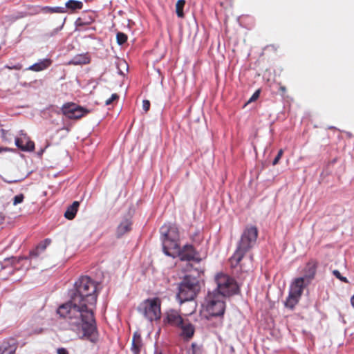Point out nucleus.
Returning a JSON list of instances; mask_svg holds the SVG:
<instances>
[{"mask_svg": "<svg viewBox=\"0 0 354 354\" xmlns=\"http://www.w3.org/2000/svg\"><path fill=\"white\" fill-rule=\"evenodd\" d=\"M317 262L315 260L309 261L304 269L305 280L307 281V283H309L310 280L314 278L315 274L316 273Z\"/></svg>", "mask_w": 354, "mask_h": 354, "instance_id": "13", "label": "nucleus"}, {"mask_svg": "<svg viewBox=\"0 0 354 354\" xmlns=\"http://www.w3.org/2000/svg\"><path fill=\"white\" fill-rule=\"evenodd\" d=\"M52 64L50 59H44L39 62L35 63L28 68V70L39 72L48 68Z\"/></svg>", "mask_w": 354, "mask_h": 354, "instance_id": "19", "label": "nucleus"}, {"mask_svg": "<svg viewBox=\"0 0 354 354\" xmlns=\"http://www.w3.org/2000/svg\"><path fill=\"white\" fill-rule=\"evenodd\" d=\"M17 348V343L15 339L3 342L0 346V354H15Z\"/></svg>", "mask_w": 354, "mask_h": 354, "instance_id": "14", "label": "nucleus"}, {"mask_svg": "<svg viewBox=\"0 0 354 354\" xmlns=\"http://www.w3.org/2000/svg\"><path fill=\"white\" fill-rule=\"evenodd\" d=\"M116 40L119 45H122L127 41V35L123 32H118L116 35Z\"/></svg>", "mask_w": 354, "mask_h": 354, "instance_id": "28", "label": "nucleus"}, {"mask_svg": "<svg viewBox=\"0 0 354 354\" xmlns=\"http://www.w3.org/2000/svg\"><path fill=\"white\" fill-rule=\"evenodd\" d=\"M79 206L80 203L78 201H74L72 205L68 207L64 213V216L68 220L73 219L77 214Z\"/></svg>", "mask_w": 354, "mask_h": 354, "instance_id": "22", "label": "nucleus"}, {"mask_svg": "<svg viewBox=\"0 0 354 354\" xmlns=\"http://www.w3.org/2000/svg\"><path fill=\"white\" fill-rule=\"evenodd\" d=\"M138 310L150 322L160 319L161 316V300L158 297L147 299L140 304Z\"/></svg>", "mask_w": 354, "mask_h": 354, "instance_id": "7", "label": "nucleus"}, {"mask_svg": "<svg viewBox=\"0 0 354 354\" xmlns=\"http://www.w3.org/2000/svg\"><path fill=\"white\" fill-rule=\"evenodd\" d=\"M154 354H162V351H161L156 349V350L155 351Z\"/></svg>", "mask_w": 354, "mask_h": 354, "instance_id": "41", "label": "nucleus"}, {"mask_svg": "<svg viewBox=\"0 0 354 354\" xmlns=\"http://www.w3.org/2000/svg\"><path fill=\"white\" fill-rule=\"evenodd\" d=\"M150 108V102L147 100H145L142 102V109L145 112H147Z\"/></svg>", "mask_w": 354, "mask_h": 354, "instance_id": "34", "label": "nucleus"}, {"mask_svg": "<svg viewBox=\"0 0 354 354\" xmlns=\"http://www.w3.org/2000/svg\"><path fill=\"white\" fill-rule=\"evenodd\" d=\"M42 10L45 12H50V13H54V12L64 13L66 12L65 8H63V7L52 8V7L46 6V7L43 8Z\"/></svg>", "mask_w": 354, "mask_h": 354, "instance_id": "27", "label": "nucleus"}, {"mask_svg": "<svg viewBox=\"0 0 354 354\" xmlns=\"http://www.w3.org/2000/svg\"><path fill=\"white\" fill-rule=\"evenodd\" d=\"M184 320L179 312L176 310H169L166 312L163 322L165 324L178 328L180 324H183Z\"/></svg>", "mask_w": 354, "mask_h": 354, "instance_id": "10", "label": "nucleus"}, {"mask_svg": "<svg viewBox=\"0 0 354 354\" xmlns=\"http://www.w3.org/2000/svg\"><path fill=\"white\" fill-rule=\"evenodd\" d=\"M307 284V281L305 280L304 277L297 278L291 284L289 292L301 297L304 289Z\"/></svg>", "mask_w": 354, "mask_h": 354, "instance_id": "12", "label": "nucleus"}, {"mask_svg": "<svg viewBox=\"0 0 354 354\" xmlns=\"http://www.w3.org/2000/svg\"><path fill=\"white\" fill-rule=\"evenodd\" d=\"M201 290V284L198 279L190 275L184 277L179 284L177 297L183 303L193 300Z\"/></svg>", "mask_w": 354, "mask_h": 354, "instance_id": "5", "label": "nucleus"}, {"mask_svg": "<svg viewBox=\"0 0 354 354\" xmlns=\"http://www.w3.org/2000/svg\"><path fill=\"white\" fill-rule=\"evenodd\" d=\"M161 236L164 237L162 241V250L169 257H174L171 250L178 249L180 239L178 227L174 223H165L160 229Z\"/></svg>", "mask_w": 354, "mask_h": 354, "instance_id": "3", "label": "nucleus"}, {"mask_svg": "<svg viewBox=\"0 0 354 354\" xmlns=\"http://www.w3.org/2000/svg\"><path fill=\"white\" fill-rule=\"evenodd\" d=\"M259 234V230L254 225H248L244 229L236 250L230 259L231 267L236 268L238 266L243 268L241 261L245 254L255 245Z\"/></svg>", "mask_w": 354, "mask_h": 354, "instance_id": "2", "label": "nucleus"}, {"mask_svg": "<svg viewBox=\"0 0 354 354\" xmlns=\"http://www.w3.org/2000/svg\"><path fill=\"white\" fill-rule=\"evenodd\" d=\"M142 346L140 335L135 333L133 336L131 351L133 354H140Z\"/></svg>", "mask_w": 354, "mask_h": 354, "instance_id": "20", "label": "nucleus"}, {"mask_svg": "<svg viewBox=\"0 0 354 354\" xmlns=\"http://www.w3.org/2000/svg\"><path fill=\"white\" fill-rule=\"evenodd\" d=\"M178 328L181 330L180 336L183 338L190 339L194 333V326L187 319L183 321V324H180Z\"/></svg>", "mask_w": 354, "mask_h": 354, "instance_id": "15", "label": "nucleus"}, {"mask_svg": "<svg viewBox=\"0 0 354 354\" xmlns=\"http://www.w3.org/2000/svg\"><path fill=\"white\" fill-rule=\"evenodd\" d=\"M132 223L129 219L123 220L120 225L118 226L116 229V236L120 238L123 236L124 234L129 232L131 230Z\"/></svg>", "mask_w": 354, "mask_h": 354, "instance_id": "18", "label": "nucleus"}, {"mask_svg": "<svg viewBox=\"0 0 354 354\" xmlns=\"http://www.w3.org/2000/svg\"><path fill=\"white\" fill-rule=\"evenodd\" d=\"M202 308L207 313V317H222L225 310L224 297L216 290L209 291L202 304Z\"/></svg>", "mask_w": 354, "mask_h": 354, "instance_id": "4", "label": "nucleus"}, {"mask_svg": "<svg viewBox=\"0 0 354 354\" xmlns=\"http://www.w3.org/2000/svg\"><path fill=\"white\" fill-rule=\"evenodd\" d=\"M279 91L283 92V93H285L286 91V88L284 86L281 85L279 87Z\"/></svg>", "mask_w": 354, "mask_h": 354, "instance_id": "38", "label": "nucleus"}, {"mask_svg": "<svg viewBox=\"0 0 354 354\" xmlns=\"http://www.w3.org/2000/svg\"><path fill=\"white\" fill-rule=\"evenodd\" d=\"M301 297L295 295L290 292L285 301V306L292 310L295 306L298 304Z\"/></svg>", "mask_w": 354, "mask_h": 354, "instance_id": "23", "label": "nucleus"}, {"mask_svg": "<svg viewBox=\"0 0 354 354\" xmlns=\"http://www.w3.org/2000/svg\"><path fill=\"white\" fill-rule=\"evenodd\" d=\"M95 21V14L93 12H85L76 20V25L83 26L89 25Z\"/></svg>", "mask_w": 354, "mask_h": 354, "instance_id": "17", "label": "nucleus"}, {"mask_svg": "<svg viewBox=\"0 0 354 354\" xmlns=\"http://www.w3.org/2000/svg\"><path fill=\"white\" fill-rule=\"evenodd\" d=\"M259 95H260V90L256 91L253 93V95H252L250 99L249 100L248 102H254V101L257 100L259 98Z\"/></svg>", "mask_w": 354, "mask_h": 354, "instance_id": "33", "label": "nucleus"}, {"mask_svg": "<svg viewBox=\"0 0 354 354\" xmlns=\"http://www.w3.org/2000/svg\"><path fill=\"white\" fill-rule=\"evenodd\" d=\"M6 67L9 69L21 70L22 68V65L21 64H17L12 66H6Z\"/></svg>", "mask_w": 354, "mask_h": 354, "instance_id": "35", "label": "nucleus"}, {"mask_svg": "<svg viewBox=\"0 0 354 354\" xmlns=\"http://www.w3.org/2000/svg\"><path fill=\"white\" fill-rule=\"evenodd\" d=\"M185 5V0H178L176 3V13L179 18L185 17L183 8Z\"/></svg>", "mask_w": 354, "mask_h": 354, "instance_id": "25", "label": "nucleus"}, {"mask_svg": "<svg viewBox=\"0 0 354 354\" xmlns=\"http://www.w3.org/2000/svg\"><path fill=\"white\" fill-rule=\"evenodd\" d=\"M61 110L63 115L71 120H79L90 113L88 109L75 103H66L62 106Z\"/></svg>", "mask_w": 354, "mask_h": 354, "instance_id": "8", "label": "nucleus"}, {"mask_svg": "<svg viewBox=\"0 0 354 354\" xmlns=\"http://www.w3.org/2000/svg\"><path fill=\"white\" fill-rule=\"evenodd\" d=\"M42 332H43V328H39L36 329L33 333H34V334H40Z\"/></svg>", "mask_w": 354, "mask_h": 354, "instance_id": "37", "label": "nucleus"}, {"mask_svg": "<svg viewBox=\"0 0 354 354\" xmlns=\"http://www.w3.org/2000/svg\"><path fill=\"white\" fill-rule=\"evenodd\" d=\"M171 252L174 254V257L178 256L181 261H199V259L197 257L198 252L193 245L189 244L185 245L182 248L178 245V249H173L171 250Z\"/></svg>", "mask_w": 354, "mask_h": 354, "instance_id": "9", "label": "nucleus"}, {"mask_svg": "<svg viewBox=\"0 0 354 354\" xmlns=\"http://www.w3.org/2000/svg\"><path fill=\"white\" fill-rule=\"evenodd\" d=\"M217 288L215 290L224 297H230L239 292V287L235 279L230 276L218 273L215 276Z\"/></svg>", "mask_w": 354, "mask_h": 354, "instance_id": "6", "label": "nucleus"}, {"mask_svg": "<svg viewBox=\"0 0 354 354\" xmlns=\"http://www.w3.org/2000/svg\"><path fill=\"white\" fill-rule=\"evenodd\" d=\"M2 151V149L0 148V151Z\"/></svg>", "mask_w": 354, "mask_h": 354, "instance_id": "42", "label": "nucleus"}, {"mask_svg": "<svg viewBox=\"0 0 354 354\" xmlns=\"http://www.w3.org/2000/svg\"><path fill=\"white\" fill-rule=\"evenodd\" d=\"M333 274L337 278L339 279V280H341L343 282H345V283H347L348 282V280L346 277H342L340 274V272L335 270L333 272Z\"/></svg>", "mask_w": 354, "mask_h": 354, "instance_id": "32", "label": "nucleus"}, {"mask_svg": "<svg viewBox=\"0 0 354 354\" xmlns=\"http://www.w3.org/2000/svg\"><path fill=\"white\" fill-rule=\"evenodd\" d=\"M99 283L87 276L81 277L75 283V291L71 299L62 305L57 314L67 319L71 326L81 327L82 337L91 342L97 339V331L94 317Z\"/></svg>", "mask_w": 354, "mask_h": 354, "instance_id": "1", "label": "nucleus"}, {"mask_svg": "<svg viewBox=\"0 0 354 354\" xmlns=\"http://www.w3.org/2000/svg\"><path fill=\"white\" fill-rule=\"evenodd\" d=\"M283 149H280L278 151V153L277 155V156L274 158V159L272 161V165H276L277 164L279 163V160L281 159V158L283 156Z\"/></svg>", "mask_w": 354, "mask_h": 354, "instance_id": "31", "label": "nucleus"}, {"mask_svg": "<svg viewBox=\"0 0 354 354\" xmlns=\"http://www.w3.org/2000/svg\"><path fill=\"white\" fill-rule=\"evenodd\" d=\"M24 195L23 194H19L18 195H16L12 200L13 205H17L20 203H21L24 200Z\"/></svg>", "mask_w": 354, "mask_h": 354, "instance_id": "29", "label": "nucleus"}, {"mask_svg": "<svg viewBox=\"0 0 354 354\" xmlns=\"http://www.w3.org/2000/svg\"><path fill=\"white\" fill-rule=\"evenodd\" d=\"M57 354H69L68 351L64 348H59L57 350Z\"/></svg>", "mask_w": 354, "mask_h": 354, "instance_id": "36", "label": "nucleus"}, {"mask_svg": "<svg viewBox=\"0 0 354 354\" xmlns=\"http://www.w3.org/2000/svg\"><path fill=\"white\" fill-rule=\"evenodd\" d=\"M83 7V3L76 0H69L66 3V8L71 11H75L77 10H81Z\"/></svg>", "mask_w": 354, "mask_h": 354, "instance_id": "24", "label": "nucleus"}, {"mask_svg": "<svg viewBox=\"0 0 354 354\" xmlns=\"http://www.w3.org/2000/svg\"><path fill=\"white\" fill-rule=\"evenodd\" d=\"M118 99H119V95L117 93H113L111 95V97H109V99H107L105 101V104L110 105L112 104L113 102L118 100Z\"/></svg>", "mask_w": 354, "mask_h": 354, "instance_id": "30", "label": "nucleus"}, {"mask_svg": "<svg viewBox=\"0 0 354 354\" xmlns=\"http://www.w3.org/2000/svg\"><path fill=\"white\" fill-rule=\"evenodd\" d=\"M4 216L2 213H0V224L3 221Z\"/></svg>", "mask_w": 354, "mask_h": 354, "instance_id": "39", "label": "nucleus"}, {"mask_svg": "<svg viewBox=\"0 0 354 354\" xmlns=\"http://www.w3.org/2000/svg\"><path fill=\"white\" fill-rule=\"evenodd\" d=\"M17 147L24 151H32L35 149V143L30 140V138L24 133H21L19 138L15 139Z\"/></svg>", "mask_w": 354, "mask_h": 354, "instance_id": "11", "label": "nucleus"}, {"mask_svg": "<svg viewBox=\"0 0 354 354\" xmlns=\"http://www.w3.org/2000/svg\"><path fill=\"white\" fill-rule=\"evenodd\" d=\"M91 62V57L88 53L77 55L73 57L71 63L75 65L88 64Z\"/></svg>", "mask_w": 354, "mask_h": 354, "instance_id": "21", "label": "nucleus"}, {"mask_svg": "<svg viewBox=\"0 0 354 354\" xmlns=\"http://www.w3.org/2000/svg\"><path fill=\"white\" fill-rule=\"evenodd\" d=\"M51 243L50 239H46L44 241L40 242L37 247L30 252L29 257L30 259L38 257L41 253L44 252Z\"/></svg>", "mask_w": 354, "mask_h": 354, "instance_id": "16", "label": "nucleus"}, {"mask_svg": "<svg viewBox=\"0 0 354 354\" xmlns=\"http://www.w3.org/2000/svg\"><path fill=\"white\" fill-rule=\"evenodd\" d=\"M351 305L354 307V295L352 296V297L351 299Z\"/></svg>", "mask_w": 354, "mask_h": 354, "instance_id": "40", "label": "nucleus"}, {"mask_svg": "<svg viewBox=\"0 0 354 354\" xmlns=\"http://www.w3.org/2000/svg\"><path fill=\"white\" fill-rule=\"evenodd\" d=\"M203 346L196 343H192L191 348L188 351V354H203Z\"/></svg>", "mask_w": 354, "mask_h": 354, "instance_id": "26", "label": "nucleus"}]
</instances>
